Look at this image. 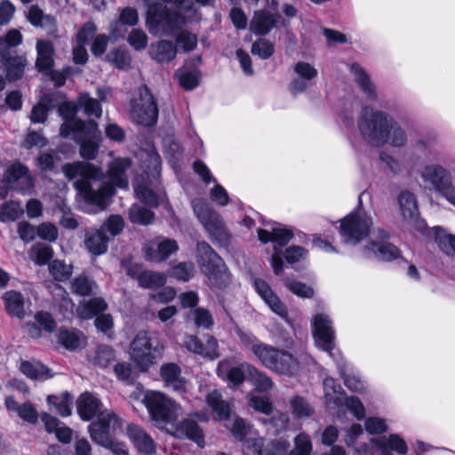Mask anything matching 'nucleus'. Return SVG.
I'll use <instances>...</instances> for the list:
<instances>
[{"label":"nucleus","instance_id":"obj_39","mask_svg":"<svg viewBox=\"0 0 455 455\" xmlns=\"http://www.w3.org/2000/svg\"><path fill=\"white\" fill-rule=\"evenodd\" d=\"M5 309L11 315L21 319L24 317V298L16 291H8L3 295Z\"/></svg>","mask_w":455,"mask_h":455},{"label":"nucleus","instance_id":"obj_12","mask_svg":"<svg viewBox=\"0 0 455 455\" xmlns=\"http://www.w3.org/2000/svg\"><path fill=\"white\" fill-rule=\"evenodd\" d=\"M259 362L266 368L287 376L294 375L299 370V362L291 353L268 345Z\"/></svg>","mask_w":455,"mask_h":455},{"label":"nucleus","instance_id":"obj_61","mask_svg":"<svg viewBox=\"0 0 455 455\" xmlns=\"http://www.w3.org/2000/svg\"><path fill=\"white\" fill-rule=\"evenodd\" d=\"M290 418L288 414L283 412H277L268 419H263L264 423H268L273 428L274 434H279L287 429Z\"/></svg>","mask_w":455,"mask_h":455},{"label":"nucleus","instance_id":"obj_32","mask_svg":"<svg viewBox=\"0 0 455 455\" xmlns=\"http://www.w3.org/2000/svg\"><path fill=\"white\" fill-rule=\"evenodd\" d=\"M148 53L150 57L158 63H168L175 59L177 48L169 40H160L151 44Z\"/></svg>","mask_w":455,"mask_h":455},{"label":"nucleus","instance_id":"obj_56","mask_svg":"<svg viewBox=\"0 0 455 455\" xmlns=\"http://www.w3.org/2000/svg\"><path fill=\"white\" fill-rule=\"evenodd\" d=\"M285 287L290 291L300 298H312L314 296V290L312 287L307 285L304 283L291 280L290 278L283 279Z\"/></svg>","mask_w":455,"mask_h":455},{"label":"nucleus","instance_id":"obj_26","mask_svg":"<svg viewBox=\"0 0 455 455\" xmlns=\"http://www.w3.org/2000/svg\"><path fill=\"white\" fill-rule=\"evenodd\" d=\"M371 442L379 455H393L390 451L404 455L408 451L405 441L396 434H392L388 437L371 438Z\"/></svg>","mask_w":455,"mask_h":455},{"label":"nucleus","instance_id":"obj_34","mask_svg":"<svg viewBox=\"0 0 455 455\" xmlns=\"http://www.w3.org/2000/svg\"><path fill=\"white\" fill-rule=\"evenodd\" d=\"M138 21L139 15L136 9L125 7L121 11L118 20L110 24V33L115 37L122 36L125 32L123 26H135Z\"/></svg>","mask_w":455,"mask_h":455},{"label":"nucleus","instance_id":"obj_46","mask_svg":"<svg viewBox=\"0 0 455 455\" xmlns=\"http://www.w3.org/2000/svg\"><path fill=\"white\" fill-rule=\"evenodd\" d=\"M58 340L67 349L75 350L81 347L84 337L77 330L61 329L58 334Z\"/></svg>","mask_w":455,"mask_h":455},{"label":"nucleus","instance_id":"obj_38","mask_svg":"<svg viewBox=\"0 0 455 455\" xmlns=\"http://www.w3.org/2000/svg\"><path fill=\"white\" fill-rule=\"evenodd\" d=\"M236 334L242 343V345L249 349L259 361L268 347V344L260 341L253 333L250 331H244L237 330Z\"/></svg>","mask_w":455,"mask_h":455},{"label":"nucleus","instance_id":"obj_47","mask_svg":"<svg viewBox=\"0 0 455 455\" xmlns=\"http://www.w3.org/2000/svg\"><path fill=\"white\" fill-rule=\"evenodd\" d=\"M26 17L29 23L36 28L53 26L55 23L54 18L44 14V11L36 4H33L28 8Z\"/></svg>","mask_w":455,"mask_h":455},{"label":"nucleus","instance_id":"obj_45","mask_svg":"<svg viewBox=\"0 0 455 455\" xmlns=\"http://www.w3.org/2000/svg\"><path fill=\"white\" fill-rule=\"evenodd\" d=\"M47 402L50 405L54 406L56 411L61 417L71 415L73 397L68 392H64L60 395H48Z\"/></svg>","mask_w":455,"mask_h":455},{"label":"nucleus","instance_id":"obj_1","mask_svg":"<svg viewBox=\"0 0 455 455\" xmlns=\"http://www.w3.org/2000/svg\"><path fill=\"white\" fill-rule=\"evenodd\" d=\"M131 165L132 161L128 157L116 158L111 162L108 171L110 182L104 180L100 168L88 163H67L62 165L61 170L67 179L76 180L74 187L86 204L104 210L115 194V186L120 188H128L126 171Z\"/></svg>","mask_w":455,"mask_h":455},{"label":"nucleus","instance_id":"obj_48","mask_svg":"<svg viewBox=\"0 0 455 455\" xmlns=\"http://www.w3.org/2000/svg\"><path fill=\"white\" fill-rule=\"evenodd\" d=\"M139 285L142 288L154 289L162 287L166 283V276L159 272L142 271L138 275Z\"/></svg>","mask_w":455,"mask_h":455},{"label":"nucleus","instance_id":"obj_54","mask_svg":"<svg viewBox=\"0 0 455 455\" xmlns=\"http://www.w3.org/2000/svg\"><path fill=\"white\" fill-rule=\"evenodd\" d=\"M106 58L111 65L118 69H126L131 65V57L129 53L123 49L110 51Z\"/></svg>","mask_w":455,"mask_h":455},{"label":"nucleus","instance_id":"obj_36","mask_svg":"<svg viewBox=\"0 0 455 455\" xmlns=\"http://www.w3.org/2000/svg\"><path fill=\"white\" fill-rule=\"evenodd\" d=\"M398 203L403 218L406 220L412 221L419 215V209L415 196L408 191L403 190L398 196Z\"/></svg>","mask_w":455,"mask_h":455},{"label":"nucleus","instance_id":"obj_18","mask_svg":"<svg viewBox=\"0 0 455 455\" xmlns=\"http://www.w3.org/2000/svg\"><path fill=\"white\" fill-rule=\"evenodd\" d=\"M251 370L253 365L249 363H236L231 359H225L218 363L217 374L226 380L229 387H236L243 383L246 377L249 379Z\"/></svg>","mask_w":455,"mask_h":455},{"label":"nucleus","instance_id":"obj_57","mask_svg":"<svg viewBox=\"0 0 455 455\" xmlns=\"http://www.w3.org/2000/svg\"><path fill=\"white\" fill-rule=\"evenodd\" d=\"M123 229L124 220L119 215H111L100 228L103 234L107 235V233H108V236H109L110 239L120 234Z\"/></svg>","mask_w":455,"mask_h":455},{"label":"nucleus","instance_id":"obj_16","mask_svg":"<svg viewBox=\"0 0 455 455\" xmlns=\"http://www.w3.org/2000/svg\"><path fill=\"white\" fill-rule=\"evenodd\" d=\"M3 181L7 188L23 195H31L34 192V179L28 168L20 162L13 163L6 169Z\"/></svg>","mask_w":455,"mask_h":455},{"label":"nucleus","instance_id":"obj_20","mask_svg":"<svg viewBox=\"0 0 455 455\" xmlns=\"http://www.w3.org/2000/svg\"><path fill=\"white\" fill-rule=\"evenodd\" d=\"M179 249L175 240L158 238L152 241L145 249V257L149 261L161 262L167 259Z\"/></svg>","mask_w":455,"mask_h":455},{"label":"nucleus","instance_id":"obj_8","mask_svg":"<svg viewBox=\"0 0 455 455\" xmlns=\"http://www.w3.org/2000/svg\"><path fill=\"white\" fill-rule=\"evenodd\" d=\"M253 452L257 455H310L313 445L311 438L306 433L299 434L294 439V448L288 454L289 443L286 440H274L265 445L262 437L251 439Z\"/></svg>","mask_w":455,"mask_h":455},{"label":"nucleus","instance_id":"obj_11","mask_svg":"<svg viewBox=\"0 0 455 455\" xmlns=\"http://www.w3.org/2000/svg\"><path fill=\"white\" fill-rule=\"evenodd\" d=\"M144 402L152 419L157 423L172 422L180 411V406L175 401L161 392L148 393Z\"/></svg>","mask_w":455,"mask_h":455},{"label":"nucleus","instance_id":"obj_42","mask_svg":"<svg viewBox=\"0 0 455 455\" xmlns=\"http://www.w3.org/2000/svg\"><path fill=\"white\" fill-rule=\"evenodd\" d=\"M20 370L28 378L35 380H45L52 377L49 369L40 362L23 361Z\"/></svg>","mask_w":455,"mask_h":455},{"label":"nucleus","instance_id":"obj_60","mask_svg":"<svg viewBox=\"0 0 455 455\" xmlns=\"http://www.w3.org/2000/svg\"><path fill=\"white\" fill-rule=\"evenodd\" d=\"M32 253L35 256V262L37 265H45L52 257V249L44 243H36L32 247Z\"/></svg>","mask_w":455,"mask_h":455},{"label":"nucleus","instance_id":"obj_13","mask_svg":"<svg viewBox=\"0 0 455 455\" xmlns=\"http://www.w3.org/2000/svg\"><path fill=\"white\" fill-rule=\"evenodd\" d=\"M80 131L73 133L74 140L80 145V156L86 160H93L99 152L100 132L93 120L87 123H76Z\"/></svg>","mask_w":455,"mask_h":455},{"label":"nucleus","instance_id":"obj_55","mask_svg":"<svg viewBox=\"0 0 455 455\" xmlns=\"http://www.w3.org/2000/svg\"><path fill=\"white\" fill-rule=\"evenodd\" d=\"M249 379L255 388L260 392L268 391L273 387L272 379L264 372L259 371L253 366L251 371Z\"/></svg>","mask_w":455,"mask_h":455},{"label":"nucleus","instance_id":"obj_14","mask_svg":"<svg viewBox=\"0 0 455 455\" xmlns=\"http://www.w3.org/2000/svg\"><path fill=\"white\" fill-rule=\"evenodd\" d=\"M375 240L370 242L363 249V256L366 259H377L383 261H391L400 258V250L389 243V234L383 228L373 231Z\"/></svg>","mask_w":455,"mask_h":455},{"label":"nucleus","instance_id":"obj_43","mask_svg":"<svg viewBox=\"0 0 455 455\" xmlns=\"http://www.w3.org/2000/svg\"><path fill=\"white\" fill-rule=\"evenodd\" d=\"M37 58L36 66L39 71L49 70L53 65L52 46L45 41H38L36 43Z\"/></svg>","mask_w":455,"mask_h":455},{"label":"nucleus","instance_id":"obj_30","mask_svg":"<svg viewBox=\"0 0 455 455\" xmlns=\"http://www.w3.org/2000/svg\"><path fill=\"white\" fill-rule=\"evenodd\" d=\"M160 375L166 387L177 392L185 390L186 381L181 377V370L178 364L173 363L163 364Z\"/></svg>","mask_w":455,"mask_h":455},{"label":"nucleus","instance_id":"obj_6","mask_svg":"<svg viewBox=\"0 0 455 455\" xmlns=\"http://www.w3.org/2000/svg\"><path fill=\"white\" fill-rule=\"evenodd\" d=\"M164 346L158 334L151 331H140L130 346L131 359L142 371H148L161 356Z\"/></svg>","mask_w":455,"mask_h":455},{"label":"nucleus","instance_id":"obj_53","mask_svg":"<svg viewBox=\"0 0 455 455\" xmlns=\"http://www.w3.org/2000/svg\"><path fill=\"white\" fill-rule=\"evenodd\" d=\"M145 164L146 174L148 176H152L155 180H157L161 172L162 160L161 156L156 150L152 149L147 154Z\"/></svg>","mask_w":455,"mask_h":455},{"label":"nucleus","instance_id":"obj_2","mask_svg":"<svg viewBox=\"0 0 455 455\" xmlns=\"http://www.w3.org/2000/svg\"><path fill=\"white\" fill-rule=\"evenodd\" d=\"M186 18L176 11L171 10L161 3L148 4L146 15V26L153 36H175L176 44L185 52L197 46V36L183 29Z\"/></svg>","mask_w":455,"mask_h":455},{"label":"nucleus","instance_id":"obj_62","mask_svg":"<svg viewBox=\"0 0 455 455\" xmlns=\"http://www.w3.org/2000/svg\"><path fill=\"white\" fill-rule=\"evenodd\" d=\"M193 314L195 323L197 327L209 330L213 326L214 321L209 310L203 307H197L194 310Z\"/></svg>","mask_w":455,"mask_h":455},{"label":"nucleus","instance_id":"obj_15","mask_svg":"<svg viewBox=\"0 0 455 455\" xmlns=\"http://www.w3.org/2000/svg\"><path fill=\"white\" fill-rule=\"evenodd\" d=\"M424 181L430 183L434 189L455 205V188L451 184L450 172L439 164L424 167L420 174Z\"/></svg>","mask_w":455,"mask_h":455},{"label":"nucleus","instance_id":"obj_58","mask_svg":"<svg viewBox=\"0 0 455 455\" xmlns=\"http://www.w3.org/2000/svg\"><path fill=\"white\" fill-rule=\"evenodd\" d=\"M79 104L85 114L89 116L100 117L102 109L100 102L96 99L91 98L88 94H82L79 98Z\"/></svg>","mask_w":455,"mask_h":455},{"label":"nucleus","instance_id":"obj_21","mask_svg":"<svg viewBox=\"0 0 455 455\" xmlns=\"http://www.w3.org/2000/svg\"><path fill=\"white\" fill-rule=\"evenodd\" d=\"M77 412L83 420L88 421L97 416L100 417L106 412L115 413L112 411H102V403L100 398L91 393L82 394L77 400Z\"/></svg>","mask_w":455,"mask_h":455},{"label":"nucleus","instance_id":"obj_5","mask_svg":"<svg viewBox=\"0 0 455 455\" xmlns=\"http://www.w3.org/2000/svg\"><path fill=\"white\" fill-rule=\"evenodd\" d=\"M122 424V419L116 413H103L97 421L89 425L91 438L97 444L108 449L113 455H129L125 444L116 442L112 437V435L121 428Z\"/></svg>","mask_w":455,"mask_h":455},{"label":"nucleus","instance_id":"obj_64","mask_svg":"<svg viewBox=\"0 0 455 455\" xmlns=\"http://www.w3.org/2000/svg\"><path fill=\"white\" fill-rule=\"evenodd\" d=\"M251 52L254 55H258L262 60H267L273 55L274 45L266 39H259L253 43Z\"/></svg>","mask_w":455,"mask_h":455},{"label":"nucleus","instance_id":"obj_24","mask_svg":"<svg viewBox=\"0 0 455 455\" xmlns=\"http://www.w3.org/2000/svg\"><path fill=\"white\" fill-rule=\"evenodd\" d=\"M281 16L266 10H259L250 21V30L256 36H266L277 27Z\"/></svg>","mask_w":455,"mask_h":455},{"label":"nucleus","instance_id":"obj_59","mask_svg":"<svg viewBox=\"0 0 455 455\" xmlns=\"http://www.w3.org/2000/svg\"><path fill=\"white\" fill-rule=\"evenodd\" d=\"M232 435L239 441L246 440L251 433V426L242 418H235L230 427Z\"/></svg>","mask_w":455,"mask_h":455},{"label":"nucleus","instance_id":"obj_51","mask_svg":"<svg viewBox=\"0 0 455 455\" xmlns=\"http://www.w3.org/2000/svg\"><path fill=\"white\" fill-rule=\"evenodd\" d=\"M49 271L56 281L64 282L71 276L73 266L63 260L54 259L49 264Z\"/></svg>","mask_w":455,"mask_h":455},{"label":"nucleus","instance_id":"obj_40","mask_svg":"<svg viewBox=\"0 0 455 455\" xmlns=\"http://www.w3.org/2000/svg\"><path fill=\"white\" fill-rule=\"evenodd\" d=\"M206 403L212 411L216 413L218 419L226 420L230 417V404L222 399L221 394L213 390L206 396Z\"/></svg>","mask_w":455,"mask_h":455},{"label":"nucleus","instance_id":"obj_22","mask_svg":"<svg viewBox=\"0 0 455 455\" xmlns=\"http://www.w3.org/2000/svg\"><path fill=\"white\" fill-rule=\"evenodd\" d=\"M294 72L298 75V77L294 78L289 85L290 92L293 95L306 91L308 86L312 85V80L318 75L317 70L311 64L305 61L296 63Z\"/></svg>","mask_w":455,"mask_h":455},{"label":"nucleus","instance_id":"obj_19","mask_svg":"<svg viewBox=\"0 0 455 455\" xmlns=\"http://www.w3.org/2000/svg\"><path fill=\"white\" fill-rule=\"evenodd\" d=\"M201 414L194 412L175 425V435L180 438H188L195 442L199 447H204V436L197 421L201 420Z\"/></svg>","mask_w":455,"mask_h":455},{"label":"nucleus","instance_id":"obj_29","mask_svg":"<svg viewBox=\"0 0 455 455\" xmlns=\"http://www.w3.org/2000/svg\"><path fill=\"white\" fill-rule=\"evenodd\" d=\"M109 240L110 237L100 229H88L84 234V243L91 254L99 256L108 251Z\"/></svg>","mask_w":455,"mask_h":455},{"label":"nucleus","instance_id":"obj_52","mask_svg":"<svg viewBox=\"0 0 455 455\" xmlns=\"http://www.w3.org/2000/svg\"><path fill=\"white\" fill-rule=\"evenodd\" d=\"M23 213L21 205L14 201H9L0 206V221H13Z\"/></svg>","mask_w":455,"mask_h":455},{"label":"nucleus","instance_id":"obj_27","mask_svg":"<svg viewBox=\"0 0 455 455\" xmlns=\"http://www.w3.org/2000/svg\"><path fill=\"white\" fill-rule=\"evenodd\" d=\"M59 113L65 121L60 129V134L63 138L80 131V128L76 127V123H87V121L76 118V107L70 102L62 103L59 107Z\"/></svg>","mask_w":455,"mask_h":455},{"label":"nucleus","instance_id":"obj_28","mask_svg":"<svg viewBox=\"0 0 455 455\" xmlns=\"http://www.w3.org/2000/svg\"><path fill=\"white\" fill-rule=\"evenodd\" d=\"M259 240L267 243L269 241L276 243L279 246H285L293 237V232L291 229L283 227L279 223H273L272 230L267 231L266 229H258Z\"/></svg>","mask_w":455,"mask_h":455},{"label":"nucleus","instance_id":"obj_37","mask_svg":"<svg viewBox=\"0 0 455 455\" xmlns=\"http://www.w3.org/2000/svg\"><path fill=\"white\" fill-rule=\"evenodd\" d=\"M98 288L96 282L85 274L77 275L71 282L72 292L82 297L96 294Z\"/></svg>","mask_w":455,"mask_h":455},{"label":"nucleus","instance_id":"obj_7","mask_svg":"<svg viewBox=\"0 0 455 455\" xmlns=\"http://www.w3.org/2000/svg\"><path fill=\"white\" fill-rule=\"evenodd\" d=\"M192 206L195 214L208 232L211 239L220 246H228L231 236L221 216L204 199H194Z\"/></svg>","mask_w":455,"mask_h":455},{"label":"nucleus","instance_id":"obj_25","mask_svg":"<svg viewBox=\"0 0 455 455\" xmlns=\"http://www.w3.org/2000/svg\"><path fill=\"white\" fill-rule=\"evenodd\" d=\"M126 435L136 450L141 453L153 454L156 443L153 438L140 426L131 423L126 427Z\"/></svg>","mask_w":455,"mask_h":455},{"label":"nucleus","instance_id":"obj_63","mask_svg":"<svg viewBox=\"0 0 455 455\" xmlns=\"http://www.w3.org/2000/svg\"><path fill=\"white\" fill-rule=\"evenodd\" d=\"M130 45L136 51L144 50L148 45V36L140 28H133L127 38Z\"/></svg>","mask_w":455,"mask_h":455},{"label":"nucleus","instance_id":"obj_9","mask_svg":"<svg viewBox=\"0 0 455 455\" xmlns=\"http://www.w3.org/2000/svg\"><path fill=\"white\" fill-rule=\"evenodd\" d=\"M372 225L369 214L355 211L341 220L339 233L345 243L355 245L370 235Z\"/></svg>","mask_w":455,"mask_h":455},{"label":"nucleus","instance_id":"obj_4","mask_svg":"<svg viewBox=\"0 0 455 455\" xmlns=\"http://www.w3.org/2000/svg\"><path fill=\"white\" fill-rule=\"evenodd\" d=\"M197 262L207 277L209 286L224 289L230 283V274L223 259L206 243L199 242L196 247Z\"/></svg>","mask_w":455,"mask_h":455},{"label":"nucleus","instance_id":"obj_17","mask_svg":"<svg viewBox=\"0 0 455 455\" xmlns=\"http://www.w3.org/2000/svg\"><path fill=\"white\" fill-rule=\"evenodd\" d=\"M312 333L317 347L332 355L335 347V331L332 321L324 313L316 314L312 320Z\"/></svg>","mask_w":455,"mask_h":455},{"label":"nucleus","instance_id":"obj_10","mask_svg":"<svg viewBox=\"0 0 455 455\" xmlns=\"http://www.w3.org/2000/svg\"><path fill=\"white\" fill-rule=\"evenodd\" d=\"M131 116L136 124L143 126H151L156 123L158 108L148 86H140L139 97L132 100Z\"/></svg>","mask_w":455,"mask_h":455},{"label":"nucleus","instance_id":"obj_23","mask_svg":"<svg viewBox=\"0 0 455 455\" xmlns=\"http://www.w3.org/2000/svg\"><path fill=\"white\" fill-rule=\"evenodd\" d=\"M254 288L257 293L269 307V308L280 317L286 319L288 310L286 306L281 301L278 296L273 291L269 284L262 279L254 280Z\"/></svg>","mask_w":455,"mask_h":455},{"label":"nucleus","instance_id":"obj_44","mask_svg":"<svg viewBox=\"0 0 455 455\" xmlns=\"http://www.w3.org/2000/svg\"><path fill=\"white\" fill-rule=\"evenodd\" d=\"M350 71L355 76L356 83L367 97L371 100L376 99L377 95L374 85L362 67L357 63H353L350 66Z\"/></svg>","mask_w":455,"mask_h":455},{"label":"nucleus","instance_id":"obj_33","mask_svg":"<svg viewBox=\"0 0 455 455\" xmlns=\"http://www.w3.org/2000/svg\"><path fill=\"white\" fill-rule=\"evenodd\" d=\"M4 67L6 70V77L9 81H16L20 79L25 71V68L28 64V60L25 56L16 55L5 57V55L0 54Z\"/></svg>","mask_w":455,"mask_h":455},{"label":"nucleus","instance_id":"obj_35","mask_svg":"<svg viewBox=\"0 0 455 455\" xmlns=\"http://www.w3.org/2000/svg\"><path fill=\"white\" fill-rule=\"evenodd\" d=\"M152 187L153 181L148 184L140 182L137 180L134 184V191L140 202L150 207H157L164 200V196L161 194L156 193Z\"/></svg>","mask_w":455,"mask_h":455},{"label":"nucleus","instance_id":"obj_3","mask_svg":"<svg viewBox=\"0 0 455 455\" xmlns=\"http://www.w3.org/2000/svg\"><path fill=\"white\" fill-rule=\"evenodd\" d=\"M357 126L362 138L374 147H403L407 141L404 130L388 114L370 107L362 109Z\"/></svg>","mask_w":455,"mask_h":455},{"label":"nucleus","instance_id":"obj_31","mask_svg":"<svg viewBox=\"0 0 455 455\" xmlns=\"http://www.w3.org/2000/svg\"><path fill=\"white\" fill-rule=\"evenodd\" d=\"M35 321L36 323H28L26 324L27 332L33 339H37L41 336V329L50 333L56 329V322L48 312H37L35 315Z\"/></svg>","mask_w":455,"mask_h":455},{"label":"nucleus","instance_id":"obj_50","mask_svg":"<svg viewBox=\"0 0 455 455\" xmlns=\"http://www.w3.org/2000/svg\"><path fill=\"white\" fill-rule=\"evenodd\" d=\"M290 406L296 419L309 418L314 413L311 404L302 396L296 395L291 398Z\"/></svg>","mask_w":455,"mask_h":455},{"label":"nucleus","instance_id":"obj_49","mask_svg":"<svg viewBox=\"0 0 455 455\" xmlns=\"http://www.w3.org/2000/svg\"><path fill=\"white\" fill-rule=\"evenodd\" d=\"M154 218V212L143 205L134 204L129 210V219L134 224L148 225Z\"/></svg>","mask_w":455,"mask_h":455},{"label":"nucleus","instance_id":"obj_41","mask_svg":"<svg viewBox=\"0 0 455 455\" xmlns=\"http://www.w3.org/2000/svg\"><path fill=\"white\" fill-rule=\"evenodd\" d=\"M108 307L107 303L101 298H93L84 301L77 307V315L82 319H92L104 312Z\"/></svg>","mask_w":455,"mask_h":455}]
</instances>
